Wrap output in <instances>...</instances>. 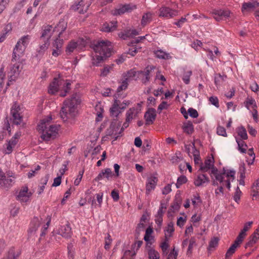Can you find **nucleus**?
<instances>
[{"label":"nucleus","instance_id":"nucleus-58","mask_svg":"<svg viewBox=\"0 0 259 259\" xmlns=\"http://www.w3.org/2000/svg\"><path fill=\"white\" fill-rule=\"evenodd\" d=\"M48 179H49V176H47L45 177L44 179L41 180V181H42L43 185L39 187V189L38 190V194H40L44 191V188L45 187V185L47 184Z\"/></svg>","mask_w":259,"mask_h":259},{"label":"nucleus","instance_id":"nucleus-35","mask_svg":"<svg viewBox=\"0 0 259 259\" xmlns=\"http://www.w3.org/2000/svg\"><path fill=\"white\" fill-rule=\"evenodd\" d=\"M182 128L184 132L188 135H191L194 132L193 125L192 122L190 121L184 122Z\"/></svg>","mask_w":259,"mask_h":259},{"label":"nucleus","instance_id":"nucleus-47","mask_svg":"<svg viewBox=\"0 0 259 259\" xmlns=\"http://www.w3.org/2000/svg\"><path fill=\"white\" fill-rule=\"evenodd\" d=\"M217 186H218V188L215 190L216 196H223L224 194L223 187L226 186L227 188L226 184L224 183V185H223V183L218 182V185Z\"/></svg>","mask_w":259,"mask_h":259},{"label":"nucleus","instance_id":"nucleus-6","mask_svg":"<svg viewBox=\"0 0 259 259\" xmlns=\"http://www.w3.org/2000/svg\"><path fill=\"white\" fill-rule=\"evenodd\" d=\"M15 178L12 171H8L5 173L0 168V188L8 190L15 183Z\"/></svg>","mask_w":259,"mask_h":259},{"label":"nucleus","instance_id":"nucleus-52","mask_svg":"<svg viewBox=\"0 0 259 259\" xmlns=\"http://www.w3.org/2000/svg\"><path fill=\"white\" fill-rule=\"evenodd\" d=\"M6 77V74L4 72V69L3 68H1L0 69V91H2V89L3 87L4 79Z\"/></svg>","mask_w":259,"mask_h":259},{"label":"nucleus","instance_id":"nucleus-64","mask_svg":"<svg viewBox=\"0 0 259 259\" xmlns=\"http://www.w3.org/2000/svg\"><path fill=\"white\" fill-rule=\"evenodd\" d=\"M188 112L189 115L193 118H197L198 116V113L196 109H194L192 108H190Z\"/></svg>","mask_w":259,"mask_h":259},{"label":"nucleus","instance_id":"nucleus-55","mask_svg":"<svg viewBox=\"0 0 259 259\" xmlns=\"http://www.w3.org/2000/svg\"><path fill=\"white\" fill-rule=\"evenodd\" d=\"M178 255V251L174 247L172 250L168 254L166 259H177Z\"/></svg>","mask_w":259,"mask_h":259},{"label":"nucleus","instance_id":"nucleus-20","mask_svg":"<svg viewBox=\"0 0 259 259\" xmlns=\"http://www.w3.org/2000/svg\"><path fill=\"white\" fill-rule=\"evenodd\" d=\"M242 243V241L239 239L236 238L234 243L227 250L225 254V259H230L231 256L235 253L236 249Z\"/></svg>","mask_w":259,"mask_h":259},{"label":"nucleus","instance_id":"nucleus-38","mask_svg":"<svg viewBox=\"0 0 259 259\" xmlns=\"http://www.w3.org/2000/svg\"><path fill=\"white\" fill-rule=\"evenodd\" d=\"M227 77V75L225 74H216L214 76V83L215 85L217 87L221 85L226 80Z\"/></svg>","mask_w":259,"mask_h":259},{"label":"nucleus","instance_id":"nucleus-44","mask_svg":"<svg viewBox=\"0 0 259 259\" xmlns=\"http://www.w3.org/2000/svg\"><path fill=\"white\" fill-rule=\"evenodd\" d=\"M57 27L59 30H61L58 34V37H60L63 32H64L67 28V22L65 21L64 19H62L57 25Z\"/></svg>","mask_w":259,"mask_h":259},{"label":"nucleus","instance_id":"nucleus-15","mask_svg":"<svg viewBox=\"0 0 259 259\" xmlns=\"http://www.w3.org/2000/svg\"><path fill=\"white\" fill-rule=\"evenodd\" d=\"M136 9V6L132 4L120 5L119 6L118 8L114 10L113 14L115 15H121L126 13L131 12Z\"/></svg>","mask_w":259,"mask_h":259},{"label":"nucleus","instance_id":"nucleus-1","mask_svg":"<svg viewBox=\"0 0 259 259\" xmlns=\"http://www.w3.org/2000/svg\"><path fill=\"white\" fill-rule=\"evenodd\" d=\"M210 169H211L210 175L212 181V185H218V182H220L223 185L225 183L227 188L230 190V183L235 180V171L224 169L222 172H219L218 168L214 165L213 157L207 158L203 163H201L199 171L201 170L202 172H205Z\"/></svg>","mask_w":259,"mask_h":259},{"label":"nucleus","instance_id":"nucleus-8","mask_svg":"<svg viewBox=\"0 0 259 259\" xmlns=\"http://www.w3.org/2000/svg\"><path fill=\"white\" fill-rule=\"evenodd\" d=\"M111 42L108 40L98 41L94 46L95 53L109 57L111 55Z\"/></svg>","mask_w":259,"mask_h":259},{"label":"nucleus","instance_id":"nucleus-12","mask_svg":"<svg viewBox=\"0 0 259 259\" xmlns=\"http://www.w3.org/2000/svg\"><path fill=\"white\" fill-rule=\"evenodd\" d=\"M32 193L28 192L27 186H23L20 190L18 194L16 196V199L21 203H25L29 201Z\"/></svg>","mask_w":259,"mask_h":259},{"label":"nucleus","instance_id":"nucleus-10","mask_svg":"<svg viewBox=\"0 0 259 259\" xmlns=\"http://www.w3.org/2000/svg\"><path fill=\"white\" fill-rule=\"evenodd\" d=\"M87 42L83 38H79L77 41L71 40L67 45L66 52L67 54H71L77 48H81L86 45Z\"/></svg>","mask_w":259,"mask_h":259},{"label":"nucleus","instance_id":"nucleus-30","mask_svg":"<svg viewBox=\"0 0 259 259\" xmlns=\"http://www.w3.org/2000/svg\"><path fill=\"white\" fill-rule=\"evenodd\" d=\"M18 140H16L15 138H12L6 144V154H10L12 152L13 148L17 143Z\"/></svg>","mask_w":259,"mask_h":259},{"label":"nucleus","instance_id":"nucleus-4","mask_svg":"<svg viewBox=\"0 0 259 259\" xmlns=\"http://www.w3.org/2000/svg\"><path fill=\"white\" fill-rule=\"evenodd\" d=\"M70 85L71 81L69 80H65L61 78H55L49 87L48 92L50 94L54 95L60 91V96L65 97L70 91Z\"/></svg>","mask_w":259,"mask_h":259},{"label":"nucleus","instance_id":"nucleus-34","mask_svg":"<svg viewBox=\"0 0 259 259\" xmlns=\"http://www.w3.org/2000/svg\"><path fill=\"white\" fill-rule=\"evenodd\" d=\"M236 141L238 144V150L241 153H246L247 152L248 146L244 140L236 138Z\"/></svg>","mask_w":259,"mask_h":259},{"label":"nucleus","instance_id":"nucleus-54","mask_svg":"<svg viewBox=\"0 0 259 259\" xmlns=\"http://www.w3.org/2000/svg\"><path fill=\"white\" fill-rule=\"evenodd\" d=\"M128 84V82L124 79L122 81L121 84L117 89V93H120L121 91L125 90L127 88Z\"/></svg>","mask_w":259,"mask_h":259},{"label":"nucleus","instance_id":"nucleus-26","mask_svg":"<svg viewBox=\"0 0 259 259\" xmlns=\"http://www.w3.org/2000/svg\"><path fill=\"white\" fill-rule=\"evenodd\" d=\"M123 77L128 82L133 80H137L139 78V71H136L135 69H131L123 74Z\"/></svg>","mask_w":259,"mask_h":259},{"label":"nucleus","instance_id":"nucleus-43","mask_svg":"<svg viewBox=\"0 0 259 259\" xmlns=\"http://www.w3.org/2000/svg\"><path fill=\"white\" fill-rule=\"evenodd\" d=\"M259 239V233L254 232L253 234L250 237L249 241L246 243V247L247 246H251L253 244L255 243L257 240Z\"/></svg>","mask_w":259,"mask_h":259},{"label":"nucleus","instance_id":"nucleus-22","mask_svg":"<svg viewBox=\"0 0 259 259\" xmlns=\"http://www.w3.org/2000/svg\"><path fill=\"white\" fill-rule=\"evenodd\" d=\"M157 179L155 177H150L148 178L146 186V193L149 195L153 190L157 184Z\"/></svg>","mask_w":259,"mask_h":259},{"label":"nucleus","instance_id":"nucleus-7","mask_svg":"<svg viewBox=\"0 0 259 259\" xmlns=\"http://www.w3.org/2000/svg\"><path fill=\"white\" fill-rule=\"evenodd\" d=\"M142 103H138L136 107L130 108L125 113V121L123 123L121 130L127 128L133 119H135L141 111Z\"/></svg>","mask_w":259,"mask_h":259},{"label":"nucleus","instance_id":"nucleus-36","mask_svg":"<svg viewBox=\"0 0 259 259\" xmlns=\"http://www.w3.org/2000/svg\"><path fill=\"white\" fill-rule=\"evenodd\" d=\"M156 57L159 59L168 60L171 58L169 53L163 51L161 50H157L154 52Z\"/></svg>","mask_w":259,"mask_h":259},{"label":"nucleus","instance_id":"nucleus-57","mask_svg":"<svg viewBox=\"0 0 259 259\" xmlns=\"http://www.w3.org/2000/svg\"><path fill=\"white\" fill-rule=\"evenodd\" d=\"M217 134L220 136L225 137L227 136L226 129L223 126H218L217 129Z\"/></svg>","mask_w":259,"mask_h":259},{"label":"nucleus","instance_id":"nucleus-56","mask_svg":"<svg viewBox=\"0 0 259 259\" xmlns=\"http://www.w3.org/2000/svg\"><path fill=\"white\" fill-rule=\"evenodd\" d=\"M112 239L111 238V236L109 234H108L107 237L105 239V248L106 250H108L110 248V244L112 243Z\"/></svg>","mask_w":259,"mask_h":259},{"label":"nucleus","instance_id":"nucleus-5","mask_svg":"<svg viewBox=\"0 0 259 259\" xmlns=\"http://www.w3.org/2000/svg\"><path fill=\"white\" fill-rule=\"evenodd\" d=\"M31 36L29 35L21 37L17 41L13 52L11 61H16L23 56L25 49L28 45Z\"/></svg>","mask_w":259,"mask_h":259},{"label":"nucleus","instance_id":"nucleus-63","mask_svg":"<svg viewBox=\"0 0 259 259\" xmlns=\"http://www.w3.org/2000/svg\"><path fill=\"white\" fill-rule=\"evenodd\" d=\"M130 35L128 30L121 32L118 34L119 37L123 39H126L127 38L130 37Z\"/></svg>","mask_w":259,"mask_h":259},{"label":"nucleus","instance_id":"nucleus-24","mask_svg":"<svg viewBox=\"0 0 259 259\" xmlns=\"http://www.w3.org/2000/svg\"><path fill=\"white\" fill-rule=\"evenodd\" d=\"M54 28H53L52 25H47L44 26L42 28L40 38L48 39L50 41V38L54 31Z\"/></svg>","mask_w":259,"mask_h":259},{"label":"nucleus","instance_id":"nucleus-41","mask_svg":"<svg viewBox=\"0 0 259 259\" xmlns=\"http://www.w3.org/2000/svg\"><path fill=\"white\" fill-rule=\"evenodd\" d=\"M219 239L218 237H213L209 242L207 250L209 251H212L218 246Z\"/></svg>","mask_w":259,"mask_h":259},{"label":"nucleus","instance_id":"nucleus-21","mask_svg":"<svg viewBox=\"0 0 259 259\" xmlns=\"http://www.w3.org/2000/svg\"><path fill=\"white\" fill-rule=\"evenodd\" d=\"M258 6L259 3L255 1L244 3L242 6V11L244 14H247V12L253 11L255 8Z\"/></svg>","mask_w":259,"mask_h":259},{"label":"nucleus","instance_id":"nucleus-27","mask_svg":"<svg viewBox=\"0 0 259 259\" xmlns=\"http://www.w3.org/2000/svg\"><path fill=\"white\" fill-rule=\"evenodd\" d=\"M253 222L252 221L248 222L244 225L243 229L241 230L237 238L243 242V239L246 236V232L248 231L251 227Z\"/></svg>","mask_w":259,"mask_h":259},{"label":"nucleus","instance_id":"nucleus-32","mask_svg":"<svg viewBox=\"0 0 259 259\" xmlns=\"http://www.w3.org/2000/svg\"><path fill=\"white\" fill-rule=\"evenodd\" d=\"M174 225V223L170 222L168 223L166 227L164 230L166 240L172 236L173 233L175 231Z\"/></svg>","mask_w":259,"mask_h":259},{"label":"nucleus","instance_id":"nucleus-50","mask_svg":"<svg viewBox=\"0 0 259 259\" xmlns=\"http://www.w3.org/2000/svg\"><path fill=\"white\" fill-rule=\"evenodd\" d=\"M181 202L178 201H176L173 202V203L170 206V207L169 209L168 213H170V212H175V211H178L180 208Z\"/></svg>","mask_w":259,"mask_h":259},{"label":"nucleus","instance_id":"nucleus-31","mask_svg":"<svg viewBox=\"0 0 259 259\" xmlns=\"http://www.w3.org/2000/svg\"><path fill=\"white\" fill-rule=\"evenodd\" d=\"M252 200L259 199V178L253 184L252 187Z\"/></svg>","mask_w":259,"mask_h":259},{"label":"nucleus","instance_id":"nucleus-28","mask_svg":"<svg viewBox=\"0 0 259 259\" xmlns=\"http://www.w3.org/2000/svg\"><path fill=\"white\" fill-rule=\"evenodd\" d=\"M21 253V251L19 249L12 247L9 249L7 256L4 259H18Z\"/></svg>","mask_w":259,"mask_h":259},{"label":"nucleus","instance_id":"nucleus-3","mask_svg":"<svg viewBox=\"0 0 259 259\" xmlns=\"http://www.w3.org/2000/svg\"><path fill=\"white\" fill-rule=\"evenodd\" d=\"M80 102V96L77 94H73L70 99L66 100L60 113L61 118L66 121L73 117L77 113V108Z\"/></svg>","mask_w":259,"mask_h":259},{"label":"nucleus","instance_id":"nucleus-17","mask_svg":"<svg viewBox=\"0 0 259 259\" xmlns=\"http://www.w3.org/2000/svg\"><path fill=\"white\" fill-rule=\"evenodd\" d=\"M89 7V4H85L83 0H77L71 7V9L80 14H83L87 12Z\"/></svg>","mask_w":259,"mask_h":259},{"label":"nucleus","instance_id":"nucleus-11","mask_svg":"<svg viewBox=\"0 0 259 259\" xmlns=\"http://www.w3.org/2000/svg\"><path fill=\"white\" fill-rule=\"evenodd\" d=\"M12 62L14 63V64L10 68V81L15 80L19 76L21 69H22V67L21 66V64L22 61L20 60V58L19 60Z\"/></svg>","mask_w":259,"mask_h":259},{"label":"nucleus","instance_id":"nucleus-61","mask_svg":"<svg viewBox=\"0 0 259 259\" xmlns=\"http://www.w3.org/2000/svg\"><path fill=\"white\" fill-rule=\"evenodd\" d=\"M112 69V66H106L102 70L101 72V75L103 76H106Z\"/></svg>","mask_w":259,"mask_h":259},{"label":"nucleus","instance_id":"nucleus-2","mask_svg":"<svg viewBox=\"0 0 259 259\" xmlns=\"http://www.w3.org/2000/svg\"><path fill=\"white\" fill-rule=\"evenodd\" d=\"M52 119V117L49 116L47 119L41 120L37 125L38 131L41 133V138L46 141L56 138L60 129L59 125L51 124Z\"/></svg>","mask_w":259,"mask_h":259},{"label":"nucleus","instance_id":"nucleus-9","mask_svg":"<svg viewBox=\"0 0 259 259\" xmlns=\"http://www.w3.org/2000/svg\"><path fill=\"white\" fill-rule=\"evenodd\" d=\"M22 108L17 104L14 103L11 108V114L12 116L13 123L20 125L23 122Z\"/></svg>","mask_w":259,"mask_h":259},{"label":"nucleus","instance_id":"nucleus-33","mask_svg":"<svg viewBox=\"0 0 259 259\" xmlns=\"http://www.w3.org/2000/svg\"><path fill=\"white\" fill-rule=\"evenodd\" d=\"M44 43L40 45L37 50V56H40L44 54L50 46V41L48 39H44Z\"/></svg>","mask_w":259,"mask_h":259},{"label":"nucleus","instance_id":"nucleus-40","mask_svg":"<svg viewBox=\"0 0 259 259\" xmlns=\"http://www.w3.org/2000/svg\"><path fill=\"white\" fill-rule=\"evenodd\" d=\"M238 135L240 137L241 140H245L248 139V136L246 129L243 126H240L237 128Z\"/></svg>","mask_w":259,"mask_h":259},{"label":"nucleus","instance_id":"nucleus-23","mask_svg":"<svg viewBox=\"0 0 259 259\" xmlns=\"http://www.w3.org/2000/svg\"><path fill=\"white\" fill-rule=\"evenodd\" d=\"M119 104L120 101L115 99L112 107L110 109V115L112 117L117 118L121 112V110L119 107Z\"/></svg>","mask_w":259,"mask_h":259},{"label":"nucleus","instance_id":"nucleus-13","mask_svg":"<svg viewBox=\"0 0 259 259\" xmlns=\"http://www.w3.org/2000/svg\"><path fill=\"white\" fill-rule=\"evenodd\" d=\"M42 220L41 218H33L30 223V227L28 230V234L29 237H32L35 235L38 228L42 224Z\"/></svg>","mask_w":259,"mask_h":259},{"label":"nucleus","instance_id":"nucleus-51","mask_svg":"<svg viewBox=\"0 0 259 259\" xmlns=\"http://www.w3.org/2000/svg\"><path fill=\"white\" fill-rule=\"evenodd\" d=\"M196 245V240L194 238H191L189 240V244L187 250V254H191L192 252L193 247Z\"/></svg>","mask_w":259,"mask_h":259},{"label":"nucleus","instance_id":"nucleus-37","mask_svg":"<svg viewBox=\"0 0 259 259\" xmlns=\"http://www.w3.org/2000/svg\"><path fill=\"white\" fill-rule=\"evenodd\" d=\"M176 12L168 8L163 7L160 9L159 16H172L177 15Z\"/></svg>","mask_w":259,"mask_h":259},{"label":"nucleus","instance_id":"nucleus-19","mask_svg":"<svg viewBox=\"0 0 259 259\" xmlns=\"http://www.w3.org/2000/svg\"><path fill=\"white\" fill-rule=\"evenodd\" d=\"M114 176V174L111 171V169L109 168H106L104 170H102L96 177L94 181L96 182H98L100 180H103L104 178H106L108 181L110 180V179Z\"/></svg>","mask_w":259,"mask_h":259},{"label":"nucleus","instance_id":"nucleus-29","mask_svg":"<svg viewBox=\"0 0 259 259\" xmlns=\"http://www.w3.org/2000/svg\"><path fill=\"white\" fill-rule=\"evenodd\" d=\"M117 28V21H112L110 23H104L101 28V30L106 32L113 31Z\"/></svg>","mask_w":259,"mask_h":259},{"label":"nucleus","instance_id":"nucleus-60","mask_svg":"<svg viewBox=\"0 0 259 259\" xmlns=\"http://www.w3.org/2000/svg\"><path fill=\"white\" fill-rule=\"evenodd\" d=\"M187 179L185 176H182L180 177L177 180V183L176 186L177 188H179L180 185L185 184L187 182Z\"/></svg>","mask_w":259,"mask_h":259},{"label":"nucleus","instance_id":"nucleus-49","mask_svg":"<svg viewBox=\"0 0 259 259\" xmlns=\"http://www.w3.org/2000/svg\"><path fill=\"white\" fill-rule=\"evenodd\" d=\"M148 254L149 259H159V254L155 249L152 248L149 249Z\"/></svg>","mask_w":259,"mask_h":259},{"label":"nucleus","instance_id":"nucleus-46","mask_svg":"<svg viewBox=\"0 0 259 259\" xmlns=\"http://www.w3.org/2000/svg\"><path fill=\"white\" fill-rule=\"evenodd\" d=\"M212 14H214L215 15H217L218 16H229L230 15V11L226 10H213L212 12Z\"/></svg>","mask_w":259,"mask_h":259},{"label":"nucleus","instance_id":"nucleus-18","mask_svg":"<svg viewBox=\"0 0 259 259\" xmlns=\"http://www.w3.org/2000/svg\"><path fill=\"white\" fill-rule=\"evenodd\" d=\"M156 116V110L154 108H149L145 113L144 118L147 125L152 124Z\"/></svg>","mask_w":259,"mask_h":259},{"label":"nucleus","instance_id":"nucleus-25","mask_svg":"<svg viewBox=\"0 0 259 259\" xmlns=\"http://www.w3.org/2000/svg\"><path fill=\"white\" fill-rule=\"evenodd\" d=\"M58 233L65 238H70L71 236L72 232L69 225L67 224L61 226L59 229Z\"/></svg>","mask_w":259,"mask_h":259},{"label":"nucleus","instance_id":"nucleus-59","mask_svg":"<svg viewBox=\"0 0 259 259\" xmlns=\"http://www.w3.org/2000/svg\"><path fill=\"white\" fill-rule=\"evenodd\" d=\"M209 102L211 104L214 105L217 108H219L220 106L219 99L217 97L211 96L209 99Z\"/></svg>","mask_w":259,"mask_h":259},{"label":"nucleus","instance_id":"nucleus-14","mask_svg":"<svg viewBox=\"0 0 259 259\" xmlns=\"http://www.w3.org/2000/svg\"><path fill=\"white\" fill-rule=\"evenodd\" d=\"M154 67L153 66H147L144 71H139V78L141 79L142 82L146 84L149 81L151 73L154 69Z\"/></svg>","mask_w":259,"mask_h":259},{"label":"nucleus","instance_id":"nucleus-48","mask_svg":"<svg viewBox=\"0 0 259 259\" xmlns=\"http://www.w3.org/2000/svg\"><path fill=\"white\" fill-rule=\"evenodd\" d=\"M246 107L248 109H256V105L255 100L252 98H248L246 101Z\"/></svg>","mask_w":259,"mask_h":259},{"label":"nucleus","instance_id":"nucleus-45","mask_svg":"<svg viewBox=\"0 0 259 259\" xmlns=\"http://www.w3.org/2000/svg\"><path fill=\"white\" fill-rule=\"evenodd\" d=\"M63 42V39L58 36L53 42L52 47L53 48L62 49Z\"/></svg>","mask_w":259,"mask_h":259},{"label":"nucleus","instance_id":"nucleus-53","mask_svg":"<svg viewBox=\"0 0 259 259\" xmlns=\"http://www.w3.org/2000/svg\"><path fill=\"white\" fill-rule=\"evenodd\" d=\"M192 75V71H188L187 72H186L183 76V80L184 82L188 84L190 82V77Z\"/></svg>","mask_w":259,"mask_h":259},{"label":"nucleus","instance_id":"nucleus-39","mask_svg":"<svg viewBox=\"0 0 259 259\" xmlns=\"http://www.w3.org/2000/svg\"><path fill=\"white\" fill-rule=\"evenodd\" d=\"M93 57L92 63L94 65L99 66L100 63H101L107 57H105L103 55L96 54Z\"/></svg>","mask_w":259,"mask_h":259},{"label":"nucleus","instance_id":"nucleus-42","mask_svg":"<svg viewBox=\"0 0 259 259\" xmlns=\"http://www.w3.org/2000/svg\"><path fill=\"white\" fill-rule=\"evenodd\" d=\"M192 203L195 208H197L201 206L202 200L198 194L193 195L192 198Z\"/></svg>","mask_w":259,"mask_h":259},{"label":"nucleus","instance_id":"nucleus-16","mask_svg":"<svg viewBox=\"0 0 259 259\" xmlns=\"http://www.w3.org/2000/svg\"><path fill=\"white\" fill-rule=\"evenodd\" d=\"M210 182L209 178L203 173L198 174L194 180V184L196 187L204 186Z\"/></svg>","mask_w":259,"mask_h":259},{"label":"nucleus","instance_id":"nucleus-62","mask_svg":"<svg viewBox=\"0 0 259 259\" xmlns=\"http://www.w3.org/2000/svg\"><path fill=\"white\" fill-rule=\"evenodd\" d=\"M83 173H84V170L83 169H82V170H80V171H79V173H78V175L77 176V177L75 180V181L74 182V184L75 186H78L79 184L80 181H81V179H82Z\"/></svg>","mask_w":259,"mask_h":259}]
</instances>
